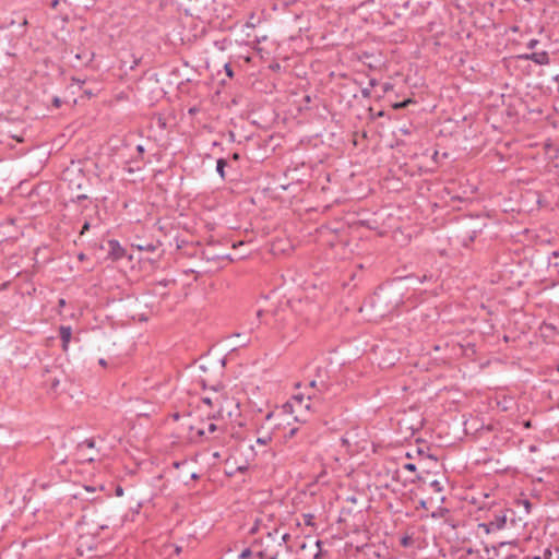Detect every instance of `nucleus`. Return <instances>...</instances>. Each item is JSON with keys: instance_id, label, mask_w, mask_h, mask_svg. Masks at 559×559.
<instances>
[{"instance_id": "41", "label": "nucleus", "mask_w": 559, "mask_h": 559, "mask_svg": "<svg viewBox=\"0 0 559 559\" xmlns=\"http://www.w3.org/2000/svg\"><path fill=\"white\" fill-rule=\"evenodd\" d=\"M138 64H139V60H134V64L131 67V69H134V67Z\"/></svg>"}, {"instance_id": "17", "label": "nucleus", "mask_w": 559, "mask_h": 559, "mask_svg": "<svg viewBox=\"0 0 559 559\" xmlns=\"http://www.w3.org/2000/svg\"><path fill=\"white\" fill-rule=\"evenodd\" d=\"M304 518H305L306 525H312V519H313L312 514H305Z\"/></svg>"}, {"instance_id": "7", "label": "nucleus", "mask_w": 559, "mask_h": 559, "mask_svg": "<svg viewBox=\"0 0 559 559\" xmlns=\"http://www.w3.org/2000/svg\"><path fill=\"white\" fill-rule=\"evenodd\" d=\"M59 335L62 342V349L67 352L72 336L71 326L61 325L59 329Z\"/></svg>"}, {"instance_id": "14", "label": "nucleus", "mask_w": 559, "mask_h": 559, "mask_svg": "<svg viewBox=\"0 0 559 559\" xmlns=\"http://www.w3.org/2000/svg\"><path fill=\"white\" fill-rule=\"evenodd\" d=\"M412 537L411 536H404L402 537L401 539V545L404 546V547H408L412 545Z\"/></svg>"}, {"instance_id": "5", "label": "nucleus", "mask_w": 559, "mask_h": 559, "mask_svg": "<svg viewBox=\"0 0 559 559\" xmlns=\"http://www.w3.org/2000/svg\"><path fill=\"white\" fill-rule=\"evenodd\" d=\"M523 58L526 60H531V61L535 62L536 64H540V66L549 63V55L547 51L524 55Z\"/></svg>"}, {"instance_id": "8", "label": "nucleus", "mask_w": 559, "mask_h": 559, "mask_svg": "<svg viewBox=\"0 0 559 559\" xmlns=\"http://www.w3.org/2000/svg\"><path fill=\"white\" fill-rule=\"evenodd\" d=\"M540 332H542V335L545 337H552L554 334L556 333V328H555V325H552L550 323H544L540 326Z\"/></svg>"}, {"instance_id": "20", "label": "nucleus", "mask_w": 559, "mask_h": 559, "mask_svg": "<svg viewBox=\"0 0 559 559\" xmlns=\"http://www.w3.org/2000/svg\"><path fill=\"white\" fill-rule=\"evenodd\" d=\"M404 468H405V469H407V471H409V472H415V471H416V465H415V464H413V463H406V464L404 465Z\"/></svg>"}, {"instance_id": "21", "label": "nucleus", "mask_w": 559, "mask_h": 559, "mask_svg": "<svg viewBox=\"0 0 559 559\" xmlns=\"http://www.w3.org/2000/svg\"><path fill=\"white\" fill-rule=\"evenodd\" d=\"M538 43H539V41H538L537 39H531V40L527 43V48H530V49H534Z\"/></svg>"}, {"instance_id": "6", "label": "nucleus", "mask_w": 559, "mask_h": 559, "mask_svg": "<svg viewBox=\"0 0 559 559\" xmlns=\"http://www.w3.org/2000/svg\"><path fill=\"white\" fill-rule=\"evenodd\" d=\"M109 254L114 260H119L124 255V249L117 240L108 241Z\"/></svg>"}, {"instance_id": "15", "label": "nucleus", "mask_w": 559, "mask_h": 559, "mask_svg": "<svg viewBox=\"0 0 559 559\" xmlns=\"http://www.w3.org/2000/svg\"><path fill=\"white\" fill-rule=\"evenodd\" d=\"M252 555V550L250 548H246L241 551L240 554V558L241 559H246V558H249L250 556Z\"/></svg>"}, {"instance_id": "10", "label": "nucleus", "mask_w": 559, "mask_h": 559, "mask_svg": "<svg viewBox=\"0 0 559 559\" xmlns=\"http://www.w3.org/2000/svg\"><path fill=\"white\" fill-rule=\"evenodd\" d=\"M217 430V426L214 424V423H210L207 426H206V429L204 428H200L197 430V433L199 436H205L207 433H213Z\"/></svg>"}, {"instance_id": "16", "label": "nucleus", "mask_w": 559, "mask_h": 559, "mask_svg": "<svg viewBox=\"0 0 559 559\" xmlns=\"http://www.w3.org/2000/svg\"><path fill=\"white\" fill-rule=\"evenodd\" d=\"M361 95L364 98H369L371 96L370 87H365L361 90Z\"/></svg>"}, {"instance_id": "12", "label": "nucleus", "mask_w": 559, "mask_h": 559, "mask_svg": "<svg viewBox=\"0 0 559 559\" xmlns=\"http://www.w3.org/2000/svg\"><path fill=\"white\" fill-rule=\"evenodd\" d=\"M411 103H413V100H412L411 98H408V99H405V100H403V102H401V103H396V104H394V105H393V108H395V109L405 108V107H406L408 104H411Z\"/></svg>"}, {"instance_id": "40", "label": "nucleus", "mask_w": 559, "mask_h": 559, "mask_svg": "<svg viewBox=\"0 0 559 559\" xmlns=\"http://www.w3.org/2000/svg\"><path fill=\"white\" fill-rule=\"evenodd\" d=\"M117 495H118V496L122 495V489H121V488H118V489H117Z\"/></svg>"}, {"instance_id": "11", "label": "nucleus", "mask_w": 559, "mask_h": 559, "mask_svg": "<svg viewBox=\"0 0 559 559\" xmlns=\"http://www.w3.org/2000/svg\"><path fill=\"white\" fill-rule=\"evenodd\" d=\"M202 402L210 405V406H213V405H218L219 404V396H215V397H210V396H205L202 399Z\"/></svg>"}, {"instance_id": "13", "label": "nucleus", "mask_w": 559, "mask_h": 559, "mask_svg": "<svg viewBox=\"0 0 559 559\" xmlns=\"http://www.w3.org/2000/svg\"><path fill=\"white\" fill-rule=\"evenodd\" d=\"M430 486L435 489V491L437 492H440L442 491V486H441V483L439 480H432L430 483Z\"/></svg>"}, {"instance_id": "35", "label": "nucleus", "mask_w": 559, "mask_h": 559, "mask_svg": "<svg viewBox=\"0 0 559 559\" xmlns=\"http://www.w3.org/2000/svg\"><path fill=\"white\" fill-rule=\"evenodd\" d=\"M99 364H100L102 366H106V360L102 358V359H99Z\"/></svg>"}, {"instance_id": "32", "label": "nucleus", "mask_w": 559, "mask_h": 559, "mask_svg": "<svg viewBox=\"0 0 559 559\" xmlns=\"http://www.w3.org/2000/svg\"><path fill=\"white\" fill-rule=\"evenodd\" d=\"M190 478L191 479H198L199 475L197 473H191Z\"/></svg>"}, {"instance_id": "9", "label": "nucleus", "mask_w": 559, "mask_h": 559, "mask_svg": "<svg viewBox=\"0 0 559 559\" xmlns=\"http://www.w3.org/2000/svg\"><path fill=\"white\" fill-rule=\"evenodd\" d=\"M227 166V160L224 159V158H219L217 159L216 162V171L218 173L219 177L222 179H225L226 178V175H225V167Z\"/></svg>"}, {"instance_id": "33", "label": "nucleus", "mask_w": 559, "mask_h": 559, "mask_svg": "<svg viewBox=\"0 0 559 559\" xmlns=\"http://www.w3.org/2000/svg\"><path fill=\"white\" fill-rule=\"evenodd\" d=\"M524 427L525 428H531L532 427V423L530 420L525 421L524 423Z\"/></svg>"}, {"instance_id": "48", "label": "nucleus", "mask_w": 559, "mask_h": 559, "mask_svg": "<svg viewBox=\"0 0 559 559\" xmlns=\"http://www.w3.org/2000/svg\"><path fill=\"white\" fill-rule=\"evenodd\" d=\"M176 552H180V547H176Z\"/></svg>"}, {"instance_id": "27", "label": "nucleus", "mask_w": 559, "mask_h": 559, "mask_svg": "<svg viewBox=\"0 0 559 559\" xmlns=\"http://www.w3.org/2000/svg\"><path fill=\"white\" fill-rule=\"evenodd\" d=\"M400 131H401L403 134H405V135H407V134H409V133H411L409 129H407V128H401V129H400Z\"/></svg>"}, {"instance_id": "37", "label": "nucleus", "mask_w": 559, "mask_h": 559, "mask_svg": "<svg viewBox=\"0 0 559 559\" xmlns=\"http://www.w3.org/2000/svg\"><path fill=\"white\" fill-rule=\"evenodd\" d=\"M79 259H80V260H84V259H85L84 253H80V254H79Z\"/></svg>"}, {"instance_id": "49", "label": "nucleus", "mask_w": 559, "mask_h": 559, "mask_svg": "<svg viewBox=\"0 0 559 559\" xmlns=\"http://www.w3.org/2000/svg\"><path fill=\"white\" fill-rule=\"evenodd\" d=\"M532 559H542L539 556H535Z\"/></svg>"}, {"instance_id": "36", "label": "nucleus", "mask_w": 559, "mask_h": 559, "mask_svg": "<svg viewBox=\"0 0 559 559\" xmlns=\"http://www.w3.org/2000/svg\"><path fill=\"white\" fill-rule=\"evenodd\" d=\"M257 530H258V526H257V525H254V526L250 530V532H251V533H255V532H257Z\"/></svg>"}, {"instance_id": "25", "label": "nucleus", "mask_w": 559, "mask_h": 559, "mask_svg": "<svg viewBox=\"0 0 559 559\" xmlns=\"http://www.w3.org/2000/svg\"><path fill=\"white\" fill-rule=\"evenodd\" d=\"M59 3H60V1H59V0H52V1H51V3H50V7H51L52 9H56V8L58 7V4H59Z\"/></svg>"}, {"instance_id": "44", "label": "nucleus", "mask_w": 559, "mask_h": 559, "mask_svg": "<svg viewBox=\"0 0 559 559\" xmlns=\"http://www.w3.org/2000/svg\"><path fill=\"white\" fill-rule=\"evenodd\" d=\"M257 316H258V317H261V316H262V310H259V311L257 312Z\"/></svg>"}, {"instance_id": "29", "label": "nucleus", "mask_w": 559, "mask_h": 559, "mask_svg": "<svg viewBox=\"0 0 559 559\" xmlns=\"http://www.w3.org/2000/svg\"><path fill=\"white\" fill-rule=\"evenodd\" d=\"M377 83H378V82H377V80H376V79H371V80L369 81V86H370V87H373V86H376V85H377Z\"/></svg>"}, {"instance_id": "30", "label": "nucleus", "mask_w": 559, "mask_h": 559, "mask_svg": "<svg viewBox=\"0 0 559 559\" xmlns=\"http://www.w3.org/2000/svg\"><path fill=\"white\" fill-rule=\"evenodd\" d=\"M136 151L140 153V154H143L144 153V147L142 145H138L136 146Z\"/></svg>"}, {"instance_id": "43", "label": "nucleus", "mask_w": 559, "mask_h": 559, "mask_svg": "<svg viewBox=\"0 0 559 559\" xmlns=\"http://www.w3.org/2000/svg\"><path fill=\"white\" fill-rule=\"evenodd\" d=\"M320 545H321V542H320V540H317V542H316V546H317L318 548H320Z\"/></svg>"}, {"instance_id": "3", "label": "nucleus", "mask_w": 559, "mask_h": 559, "mask_svg": "<svg viewBox=\"0 0 559 559\" xmlns=\"http://www.w3.org/2000/svg\"><path fill=\"white\" fill-rule=\"evenodd\" d=\"M95 449L94 439H85L84 441L78 443L75 448V456L80 462L92 463L96 460L95 454H90L88 450Z\"/></svg>"}, {"instance_id": "2", "label": "nucleus", "mask_w": 559, "mask_h": 559, "mask_svg": "<svg viewBox=\"0 0 559 559\" xmlns=\"http://www.w3.org/2000/svg\"><path fill=\"white\" fill-rule=\"evenodd\" d=\"M508 512L510 510L502 508L489 511L486 520L477 525V534L489 535L503 530L507 525Z\"/></svg>"}, {"instance_id": "31", "label": "nucleus", "mask_w": 559, "mask_h": 559, "mask_svg": "<svg viewBox=\"0 0 559 559\" xmlns=\"http://www.w3.org/2000/svg\"><path fill=\"white\" fill-rule=\"evenodd\" d=\"M76 199H78L79 201H81V200H85V199H87V195H85V194H79V195L76 197Z\"/></svg>"}, {"instance_id": "18", "label": "nucleus", "mask_w": 559, "mask_h": 559, "mask_svg": "<svg viewBox=\"0 0 559 559\" xmlns=\"http://www.w3.org/2000/svg\"><path fill=\"white\" fill-rule=\"evenodd\" d=\"M224 68H225L226 74H227L229 78H233L234 72H233V69H231L230 64H229V63H226Z\"/></svg>"}, {"instance_id": "38", "label": "nucleus", "mask_w": 559, "mask_h": 559, "mask_svg": "<svg viewBox=\"0 0 559 559\" xmlns=\"http://www.w3.org/2000/svg\"><path fill=\"white\" fill-rule=\"evenodd\" d=\"M270 559H278V554H274Z\"/></svg>"}, {"instance_id": "45", "label": "nucleus", "mask_w": 559, "mask_h": 559, "mask_svg": "<svg viewBox=\"0 0 559 559\" xmlns=\"http://www.w3.org/2000/svg\"><path fill=\"white\" fill-rule=\"evenodd\" d=\"M60 2H63V3H69L68 0H59Z\"/></svg>"}, {"instance_id": "34", "label": "nucleus", "mask_w": 559, "mask_h": 559, "mask_svg": "<svg viewBox=\"0 0 559 559\" xmlns=\"http://www.w3.org/2000/svg\"><path fill=\"white\" fill-rule=\"evenodd\" d=\"M257 555H258L261 559H263V558H264V552H263V551H259Z\"/></svg>"}, {"instance_id": "47", "label": "nucleus", "mask_w": 559, "mask_h": 559, "mask_svg": "<svg viewBox=\"0 0 559 559\" xmlns=\"http://www.w3.org/2000/svg\"><path fill=\"white\" fill-rule=\"evenodd\" d=\"M525 507L528 508L530 507V502L528 501H525Z\"/></svg>"}, {"instance_id": "23", "label": "nucleus", "mask_w": 559, "mask_h": 559, "mask_svg": "<svg viewBox=\"0 0 559 559\" xmlns=\"http://www.w3.org/2000/svg\"><path fill=\"white\" fill-rule=\"evenodd\" d=\"M90 229V223L88 222H85L83 227H82V230H81V235L84 234L86 230Z\"/></svg>"}, {"instance_id": "24", "label": "nucleus", "mask_w": 559, "mask_h": 559, "mask_svg": "<svg viewBox=\"0 0 559 559\" xmlns=\"http://www.w3.org/2000/svg\"><path fill=\"white\" fill-rule=\"evenodd\" d=\"M59 385V380L58 379H53L52 382H51V389H57V386Z\"/></svg>"}, {"instance_id": "26", "label": "nucleus", "mask_w": 559, "mask_h": 559, "mask_svg": "<svg viewBox=\"0 0 559 559\" xmlns=\"http://www.w3.org/2000/svg\"><path fill=\"white\" fill-rule=\"evenodd\" d=\"M187 464H188L187 462H181V463H180V462H175V463H174V466H175L176 468H178V467H180V466H185V465H187Z\"/></svg>"}, {"instance_id": "22", "label": "nucleus", "mask_w": 559, "mask_h": 559, "mask_svg": "<svg viewBox=\"0 0 559 559\" xmlns=\"http://www.w3.org/2000/svg\"><path fill=\"white\" fill-rule=\"evenodd\" d=\"M61 103H62V102H61V99H60L59 97H53V99H52V104H53V106H55L56 108H60Z\"/></svg>"}, {"instance_id": "39", "label": "nucleus", "mask_w": 559, "mask_h": 559, "mask_svg": "<svg viewBox=\"0 0 559 559\" xmlns=\"http://www.w3.org/2000/svg\"><path fill=\"white\" fill-rule=\"evenodd\" d=\"M390 88H391V85L390 84H385L384 91H389Z\"/></svg>"}, {"instance_id": "50", "label": "nucleus", "mask_w": 559, "mask_h": 559, "mask_svg": "<svg viewBox=\"0 0 559 559\" xmlns=\"http://www.w3.org/2000/svg\"><path fill=\"white\" fill-rule=\"evenodd\" d=\"M557 371L559 372V365L557 366Z\"/></svg>"}, {"instance_id": "46", "label": "nucleus", "mask_w": 559, "mask_h": 559, "mask_svg": "<svg viewBox=\"0 0 559 559\" xmlns=\"http://www.w3.org/2000/svg\"><path fill=\"white\" fill-rule=\"evenodd\" d=\"M239 157V155L236 153L234 154V158L237 159Z\"/></svg>"}, {"instance_id": "51", "label": "nucleus", "mask_w": 559, "mask_h": 559, "mask_svg": "<svg viewBox=\"0 0 559 559\" xmlns=\"http://www.w3.org/2000/svg\"><path fill=\"white\" fill-rule=\"evenodd\" d=\"M93 3H94V0H92V3H91V5H93Z\"/></svg>"}, {"instance_id": "4", "label": "nucleus", "mask_w": 559, "mask_h": 559, "mask_svg": "<svg viewBox=\"0 0 559 559\" xmlns=\"http://www.w3.org/2000/svg\"><path fill=\"white\" fill-rule=\"evenodd\" d=\"M159 247V241L154 240H142L139 239L138 241H134L132 243V248L136 249L138 251H145V252H155Z\"/></svg>"}, {"instance_id": "1", "label": "nucleus", "mask_w": 559, "mask_h": 559, "mask_svg": "<svg viewBox=\"0 0 559 559\" xmlns=\"http://www.w3.org/2000/svg\"><path fill=\"white\" fill-rule=\"evenodd\" d=\"M307 393H297L293 395L292 400L287 403L293 412H301L302 409L310 411L311 401L320 400L321 395L329 391L330 384L318 376V379H313L309 382Z\"/></svg>"}, {"instance_id": "28", "label": "nucleus", "mask_w": 559, "mask_h": 559, "mask_svg": "<svg viewBox=\"0 0 559 559\" xmlns=\"http://www.w3.org/2000/svg\"><path fill=\"white\" fill-rule=\"evenodd\" d=\"M289 538H290V535H289V534H284V535L282 536V542H283V543H286Z\"/></svg>"}, {"instance_id": "42", "label": "nucleus", "mask_w": 559, "mask_h": 559, "mask_svg": "<svg viewBox=\"0 0 559 559\" xmlns=\"http://www.w3.org/2000/svg\"><path fill=\"white\" fill-rule=\"evenodd\" d=\"M64 304H66L64 299H60V300H59V305H60V306H63Z\"/></svg>"}, {"instance_id": "19", "label": "nucleus", "mask_w": 559, "mask_h": 559, "mask_svg": "<svg viewBox=\"0 0 559 559\" xmlns=\"http://www.w3.org/2000/svg\"><path fill=\"white\" fill-rule=\"evenodd\" d=\"M270 440H271V438L269 436H265V437H262V438H258L257 442L260 443V444H266Z\"/></svg>"}]
</instances>
